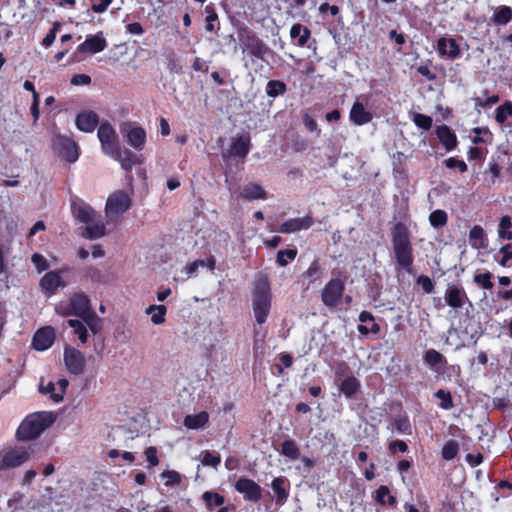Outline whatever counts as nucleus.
I'll return each mask as SVG.
<instances>
[{"label":"nucleus","instance_id":"nucleus-7","mask_svg":"<svg viewBox=\"0 0 512 512\" xmlns=\"http://www.w3.org/2000/svg\"><path fill=\"white\" fill-rule=\"evenodd\" d=\"M132 206V199L124 190L113 192L107 199L105 213L109 219L119 217L127 212Z\"/></svg>","mask_w":512,"mask_h":512},{"label":"nucleus","instance_id":"nucleus-42","mask_svg":"<svg viewBox=\"0 0 512 512\" xmlns=\"http://www.w3.org/2000/svg\"><path fill=\"white\" fill-rule=\"evenodd\" d=\"M297 249L279 250L276 257V263L280 267H285L289 262L293 261L297 256Z\"/></svg>","mask_w":512,"mask_h":512},{"label":"nucleus","instance_id":"nucleus-9","mask_svg":"<svg viewBox=\"0 0 512 512\" xmlns=\"http://www.w3.org/2000/svg\"><path fill=\"white\" fill-rule=\"evenodd\" d=\"M120 132L126 142L135 150L141 151L146 144L147 134L143 127L130 121L121 123Z\"/></svg>","mask_w":512,"mask_h":512},{"label":"nucleus","instance_id":"nucleus-11","mask_svg":"<svg viewBox=\"0 0 512 512\" xmlns=\"http://www.w3.org/2000/svg\"><path fill=\"white\" fill-rule=\"evenodd\" d=\"M98 139L104 154L109 155L119 145L115 129L109 122H103L98 126Z\"/></svg>","mask_w":512,"mask_h":512},{"label":"nucleus","instance_id":"nucleus-46","mask_svg":"<svg viewBox=\"0 0 512 512\" xmlns=\"http://www.w3.org/2000/svg\"><path fill=\"white\" fill-rule=\"evenodd\" d=\"M493 274L489 271L485 273H479L475 274L473 277L474 283L485 289V290H491L494 287V283L492 282Z\"/></svg>","mask_w":512,"mask_h":512},{"label":"nucleus","instance_id":"nucleus-3","mask_svg":"<svg viewBox=\"0 0 512 512\" xmlns=\"http://www.w3.org/2000/svg\"><path fill=\"white\" fill-rule=\"evenodd\" d=\"M55 421L51 412H37L28 415L19 425L16 436L19 440H33Z\"/></svg>","mask_w":512,"mask_h":512},{"label":"nucleus","instance_id":"nucleus-52","mask_svg":"<svg viewBox=\"0 0 512 512\" xmlns=\"http://www.w3.org/2000/svg\"><path fill=\"white\" fill-rule=\"evenodd\" d=\"M444 165L448 169H458L460 173H465L468 171V166L464 160L458 159L456 157H450L444 160Z\"/></svg>","mask_w":512,"mask_h":512},{"label":"nucleus","instance_id":"nucleus-59","mask_svg":"<svg viewBox=\"0 0 512 512\" xmlns=\"http://www.w3.org/2000/svg\"><path fill=\"white\" fill-rule=\"evenodd\" d=\"M220 462H221L220 455L213 454L209 451H206L202 458V463H203V465H206V466H212V467L216 468L220 464Z\"/></svg>","mask_w":512,"mask_h":512},{"label":"nucleus","instance_id":"nucleus-27","mask_svg":"<svg viewBox=\"0 0 512 512\" xmlns=\"http://www.w3.org/2000/svg\"><path fill=\"white\" fill-rule=\"evenodd\" d=\"M249 151L250 139L248 137H238L231 143L228 149V155L231 157L245 158Z\"/></svg>","mask_w":512,"mask_h":512},{"label":"nucleus","instance_id":"nucleus-62","mask_svg":"<svg viewBox=\"0 0 512 512\" xmlns=\"http://www.w3.org/2000/svg\"><path fill=\"white\" fill-rule=\"evenodd\" d=\"M281 364L276 365L279 374L283 373V367L290 368L293 364V357L289 353H281L279 356Z\"/></svg>","mask_w":512,"mask_h":512},{"label":"nucleus","instance_id":"nucleus-22","mask_svg":"<svg viewBox=\"0 0 512 512\" xmlns=\"http://www.w3.org/2000/svg\"><path fill=\"white\" fill-rule=\"evenodd\" d=\"M40 287L47 295H53L60 286H64V282L59 271H49L40 279Z\"/></svg>","mask_w":512,"mask_h":512},{"label":"nucleus","instance_id":"nucleus-45","mask_svg":"<svg viewBox=\"0 0 512 512\" xmlns=\"http://www.w3.org/2000/svg\"><path fill=\"white\" fill-rule=\"evenodd\" d=\"M393 425L399 433H411V423L406 414H400L393 418Z\"/></svg>","mask_w":512,"mask_h":512},{"label":"nucleus","instance_id":"nucleus-12","mask_svg":"<svg viewBox=\"0 0 512 512\" xmlns=\"http://www.w3.org/2000/svg\"><path fill=\"white\" fill-rule=\"evenodd\" d=\"M64 362L71 374L80 375L84 372L86 359L80 350L66 347L64 350Z\"/></svg>","mask_w":512,"mask_h":512},{"label":"nucleus","instance_id":"nucleus-29","mask_svg":"<svg viewBox=\"0 0 512 512\" xmlns=\"http://www.w3.org/2000/svg\"><path fill=\"white\" fill-rule=\"evenodd\" d=\"M209 421V414L206 411H201L194 415H186L183 424L186 428L197 430L204 427Z\"/></svg>","mask_w":512,"mask_h":512},{"label":"nucleus","instance_id":"nucleus-10","mask_svg":"<svg viewBox=\"0 0 512 512\" xmlns=\"http://www.w3.org/2000/svg\"><path fill=\"white\" fill-rule=\"evenodd\" d=\"M234 489L244 496L246 501L257 503L262 499V488L254 480L240 477L234 484Z\"/></svg>","mask_w":512,"mask_h":512},{"label":"nucleus","instance_id":"nucleus-8","mask_svg":"<svg viewBox=\"0 0 512 512\" xmlns=\"http://www.w3.org/2000/svg\"><path fill=\"white\" fill-rule=\"evenodd\" d=\"M345 277L330 279L321 291V300L326 307H337L344 295Z\"/></svg>","mask_w":512,"mask_h":512},{"label":"nucleus","instance_id":"nucleus-1","mask_svg":"<svg viewBox=\"0 0 512 512\" xmlns=\"http://www.w3.org/2000/svg\"><path fill=\"white\" fill-rule=\"evenodd\" d=\"M391 244L397 266L407 273H412L414 250L408 227L398 222L391 228Z\"/></svg>","mask_w":512,"mask_h":512},{"label":"nucleus","instance_id":"nucleus-34","mask_svg":"<svg viewBox=\"0 0 512 512\" xmlns=\"http://www.w3.org/2000/svg\"><path fill=\"white\" fill-rule=\"evenodd\" d=\"M281 454L291 460H297L301 457L300 449L297 443L292 439H288L282 442Z\"/></svg>","mask_w":512,"mask_h":512},{"label":"nucleus","instance_id":"nucleus-15","mask_svg":"<svg viewBox=\"0 0 512 512\" xmlns=\"http://www.w3.org/2000/svg\"><path fill=\"white\" fill-rule=\"evenodd\" d=\"M314 224V219L310 215L298 218H290L283 222L278 231L284 234H291L301 230H307Z\"/></svg>","mask_w":512,"mask_h":512},{"label":"nucleus","instance_id":"nucleus-16","mask_svg":"<svg viewBox=\"0 0 512 512\" xmlns=\"http://www.w3.org/2000/svg\"><path fill=\"white\" fill-rule=\"evenodd\" d=\"M108 156H110L116 161H119L122 169H124L127 172H130L136 164L141 163V161L139 160L138 156L135 153H133L131 150L127 148L122 149L120 147V144L117 146V148L113 150V153L109 154Z\"/></svg>","mask_w":512,"mask_h":512},{"label":"nucleus","instance_id":"nucleus-14","mask_svg":"<svg viewBox=\"0 0 512 512\" xmlns=\"http://www.w3.org/2000/svg\"><path fill=\"white\" fill-rule=\"evenodd\" d=\"M444 298L446 304L453 309L462 308L464 304L469 301L464 288L460 285L454 284H448Z\"/></svg>","mask_w":512,"mask_h":512},{"label":"nucleus","instance_id":"nucleus-36","mask_svg":"<svg viewBox=\"0 0 512 512\" xmlns=\"http://www.w3.org/2000/svg\"><path fill=\"white\" fill-rule=\"evenodd\" d=\"M265 90L268 97L276 98L287 92V85L281 80H269Z\"/></svg>","mask_w":512,"mask_h":512},{"label":"nucleus","instance_id":"nucleus-39","mask_svg":"<svg viewBox=\"0 0 512 512\" xmlns=\"http://www.w3.org/2000/svg\"><path fill=\"white\" fill-rule=\"evenodd\" d=\"M67 325L73 329L75 335L81 343L85 344L88 340V331L86 325L81 320L69 319Z\"/></svg>","mask_w":512,"mask_h":512},{"label":"nucleus","instance_id":"nucleus-54","mask_svg":"<svg viewBox=\"0 0 512 512\" xmlns=\"http://www.w3.org/2000/svg\"><path fill=\"white\" fill-rule=\"evenodd\" d=\"M388 450L390 454L405 453L408 451V445L404 440L396 439L388 443Z\"/></svg>","mask_w":512,"mask_h":512},{"label":"nucleus","instance_id":"nucleus-28","mask_svg":"<svg viewBox=\"0 0 512 512\" xmlns=\"http://www.w3.org/2000/svg\"><path fill=\"white\" fill-rule=\"evenodd\" d=\"M290 37L292 40H297L296 44L299 47H304L311 37V31L306 26L295 23L290 29Z\"/></svg>","mask_w":512,"mask_h":512},{"label":"nucleus","instance_id":"nucleus-55","mask_svg":"<svg viewBox=\"0 0 512 512\" xmlns=\"http://www.w3.org/2000/svg\"><path fill=\"white\" fill-rule=\"evenodd\" d=\"M416 284L417 285H420L422 287V290L424 291V293L426 294H431L434 292V289H435V284L434 282L430 279V277L426 276V275H420L416 278Z\"/></svg>","mask_w":512,"mask_h":512},{"label":"nucleus","instance_id":"nucleus-56","mask_svg":"<svg viewBox=\"0 0 512 512\" xmlns=\"http://www.w3.org/2000/svg\"><path fill=\"white\" fill-rule=\"evenodd\" d=\"M144 454L148 462V467H155L159 464V458L157 456V448L149 446L145 449Z\"/></svg>","mask_w":512,"mask_h":512},{"label":"nucleus","instance_id":"nucleus-53","mask_svg":"<svg viewBox=\"0 0 512 512\" xmlns=\"http://www.w3.org/2000/svg\"><path fill=\"white\" fill-rule=\"evenodd\" d=\"M163 479H166L165 486L173 487L181 482V475L175 470H167L161 474Z\"/></svg>","mask_w":512,"mask_h":512},{"label":"nucleus","instance_id":"nucleus-5","mask_svg":"<svg viewBox=\"0 0 512 512\" xmlns=\"http://www.w3.org/2000/svg\"><path fill=\"white\" fill-rule=\"evenodd\" d=\"M272 295L267 279L258 280L253 293V312L259 325L266 322L271 309Z\"/></svg>","mask_w":512,"mask_h":512},{"label":"nucleus","instance_id":"nucleus-17","mask_svg":"<svg viewBox=\"0 0 512 512\" xmlns=\"http://www.w3.org/2000/svg\"><path fill=\"white\" fill-rule=\"evenodd\" d=\"M435 134L446 151L450 152L457 148L459 144L457 135L448 125L441 124L436 126Z\"/></svg>","mask_w":512,"mask_h":512},{"label":"nucleus","instance_id":"nucleus-58","mask_svg":"<svg viewBox=\"0 0 512 512\" xmlns=\"http://www.w3.org/2000/svg\"><path fill=\"white\" fill-rule=\"evenodd\" d=\"M31 261L39 273L45 271L48 268V262L46 258L39 253H34L31 257Z\"/></svg>","mask_w":512,"mask_h":512},{"label":"nucleus","instance_id":"nucleus-19","mask_svg":"<svg viewBox=\"0 0 512 512\" xmlns=\"http://www.w3.org/2000/svg\"><path fill=\"white\" fill-rule=\"evenodd\" d=\"M55 340L54 329L50 326L40 328L33 337V347L38 351H44L50 348Z\"/></svg>","mask_w":512,"mask_h":512},{"label":"nucleus","instance_id":"nucleus-44","mask_svg":"<svg viewBox=\"0 0 512 512\" xmlns=\"http://www.w3.org/2000/svg\"><path fill=\"white\" fill-rule=\"evenodd\" d=\"M81 320L93 334L99 333L102 329V320L94 311Z\"/></svg>","mask_w":512,"mask_h":512},{"label":"nucleus","instance_id":"nucleus-41","mask_svg":"<svg viewBox=\"0 0 512 512\" xmlns=\"http://www.w3.org/2000/svg\"><path fill=\"white\" fill-rule=\"evenodd\" d=\"M512 221L510 216H502L499 222L498 235L501 239L512 240Z\"/></svg>","mask_w":512,"mask_h":512},{"label":"nucleus","instance_id":"nucleus-23","mask_svg":"<svg viewBox=\"0 0 512 512\" xmlns=\"http://www.w3.org/2000/svg\"><path fill=\"white\" fill-rule=\"evenodd\" d=\"M75 124L80 131L91 133L99 125V116L93 111H84L76 116Z\"/></svg>","mask_w":512,"mask_h":512},{"label":"nucleus","instance_id":"nucleus-24","mask_svg":"<svg viewBox=\"0 0 512 512\" xmlns=\"http://www.w3.org/2000/svg\"><path fill=\"white\" fill-rule=\"evenodd\" d=\"M349 119L354 125L362 126L373 119V114L367 111L361 102L355 101L351 107Z\"/></svg>","mask_w":512,"mask_h":512},{"label":"nucleus","instance_id":"nucleus-40","mask_svg":"<svg viewBox=\"0 0 512 512\" xmlns=\"http://www.w3.org/2000/svg\"><path fill=\"white\" fill-rule=\"evenodd\" d=\"M469 240L473 247L483 248L485 246V232L480 225L473 226L469 231Z\"/></svg>","mask_w":512,"mask_h":512},{"label":"nucleus","instance_id":"nucleus-18","mask_svg":"<svg viewBox=\"0 0 512 512\" xmlns=\"http://www.w3.org/2000/svg\"><path fill=\"white\" fill-rule=\"evenodd\" d=\"M107 47V41L103 37L102 32L95 35H89L85 41L77 47L79 53H91L96 54L102 52Z\"/></svg>","mask_w":512,"mask_h":512},{"label":"nucleus","instance_id":"nucleus-26","mask_svg":"<svg viewBox=\"0 0 512 512\" xmlns=\"http://www.w3.org/2000/svg\"><path fill=\"white\" fill-rule=\"evenodd\" d=\"M240 196L248 201L265 200L267 199V192L261 185L251 182L244 185Z\"/></svg>","mask_w":512,"mask_h":512},{"label":"nucleus","instance_id":"nucleus-33","mask_svg":"<svg viewBox=\"0 0 512 512\" xmlns=\"http://www.w3.org/2000/svg\"><path fill=\"white\" fill-rule=\"evenodd\" d=\"M201 498L209 511H212L214 507L222 506L225 502L223 495L213 491H205Z\"/></svg>","mask_w":512,"mask_h":512},{"label":"nucleus","instance_id":"nucleus-38","mask_svg":"<svg viewBox=\"0 0 512 512\" xmlns=\"http://www.w3.org/2000/svg\"><path fill=\"white\" fill-rule=\"evenodd\" d=\"M512 117V101L506 100L495 109V121L502 125Z\"/></svg>","mask_w":512,"mask_h":512},{"label":"nucleus","instance_id":"nucleus-47","mask_svg":"<svg viewBox=\"0 0 512 512\" xmlns=\"http://www.w3.org/2000/svg\"><path fill=\"white\" fill-rule=\"evenodd\" d=\"M429 221L434 228H440L447 224L448 216L444 210L437 209L430 213Z\"/></svg>","mask_w":512,"mask_h":512},{"label":"nucleus","instance_id":"nucleus-25","mask_svg":"<svg viewBox=\"0 0 512 512\" xmlns=\"http://www.w3.org/2000/svg\"><path fill=\"white\" fill-rule=\"evenodd\" d=\"M271 488L276 495V503L283 505L289 497L290 482L285 476L275 477Z\"/></svg>","mask_w":512,"mask_h":512},{"label":"nucleus","instance_id":"nucleus-48","mask_svg":"<svg viewBox=\"0 0 512 512\" xmlns=\"http://www.w3.org/2000/svg\"><path fill=\"white\" fill-rule=\"evenodd\" d=\"M321 265H320V261L318 259H314L308 269L303 273V276L304 277H308L310 279V283H313L315 282L317 279L320 278L321 276Z\"/></svg>","mask_w":512,"mask_h":512},{"label":"nucleus","instance_id":"nucleus-51","mask_svg":"<svg viewBox=\"0 0 512 512\" xmlns=\"http://www.w3.org/2000/svg\"><path fill=\"white\" fill-rule=\"evenodd\" d=\"M412 121L418 128L423 129L425 131L430 130L433 123V120L430 116L421 113H415L412 118Z\"/></svg>","mask_w":512,"mask_h":512},{"label":"nucleus","instance_id":"nucleus-49","mask_svg":"<svg viewBox=\"0 0 512 512\" xmlns=\"http://www.w3.org/2000/svg\"><path fill=\"white\" fill-rule=\"evenodd\" d=\"M358 319L361 323L372 322L371 326L368 327L370 333L375 335L379 334L381 330L380 325L375 322V318L371 312L366 310L360 312Z\"/></svg>","mask_w":512,"mask_h":512},{"label":"nucleus","instance_id":"nucleus-35","mask_svg":"<svg viewBox=\"0 0 512 512\" xmlns=\"http://www.w3.org/2000/svg\"><path fill=\"white\" fill-rule=\"evenodd\" d=\"M472 132L475 136L472 138L473 144H491L493 140V134L488 127H474Z\"/></svg>","mask_w":512,"mask_h":512},{"label":"nucleus","instance_id":"nucleus-31","mask_svg":"<svg viewBox=\"0 0 512 512\" xmlns=\"http://www.w3.org/2000/svg\"><path fill=\"white\" fill-rule=\"evenodd\" d=\"M360 389V382L354 376L346 377L339 385V390L347 399H351Z\"/></svg>","mask_w":512,"mask_h":512},{"label":"nucleus","instance_id":"nucleus-43","mask_svg":"<svg viewBox=\"0 0 512 512\" xmlns=\"http://www.w3.org/2000/svg\"><path fill=\"white\" fill-rule=\"evenodd\" d=\"M459 452V445L455 440L447 441L441 450V456L444 460H453Z\"/></svg>","mask_w":512,"mask_h":512},{"label":"nucleus","instance_id":"nucleus-57","mask_svg":"<svg viewBox=\"0 0 512 512\" xmlns=\"http://www.w3.org/2000/svg\"><path fill=\"white\" fill-rule=\"evenodd\" d=\"M302 121L309 132H316L318 136L320 135L321 129L318 128L316 120L311 115L305 113L302 117Z\"/></svg>","mask_w":512,"mask_h":512},{"label":"nucleus","instance_id":"nucleus-63","mask_svg":"<svg viewBox=\"0 0 512 512\" xmlns=\"http://www.w3.org/2000/svg\"><path fill=\"white\" fill-rule=\"evenodd\" d=\"M58 385L60 387V393L52 394V400L56 403H59L63 400L64 394L69 385V382L67 379L62 378V379L58 380Z\"/></svg>","mask_w":512,"mask_h":512},{"label":"nucleus","instance_id":"nucleus-60","mask_svg":"<svg viewBox=\"0 0 512 512\" xmlns=\"http://www.w3.org/2000/svg\"><path fill=\"white\" fill-rule=\"evenodd\" d=\"M206 12H207V15H206V18H205V29L208 31V32H213L214 31V22L218 19V15L217 13L215 12V10L213 8L210 9L209 6L206 7Z\"/></svg>","mask_w":512,"mask_h":512},{"label":"nucleus","instance_id":"nucleus-37","mask_svg":"<svg viewBox=\"0 0 512 512\" xmlns=\"http://www.w3.org/2000/svg\"><path fill=\"white\" fill-rule=\"evenodd\" d=\"M147 314H152L151 322L155 325H160L165 322L167 308L165 305H150L146 308Z\"/></svg>","mask_w":512,"mask_h":512},{"label":"nucleus","instance_id":"nucleus-13","mask_svg":"<svg viewBox=\"0 0 512 512\" xmlns=\"http://www.w3.org/2000/svg\"><path fill=\"white\" fill-rule=\"evenodd\" d=\"M30 455L29 449L25 447L11 449L0 460V470L18 467L29 460Z\"/></svg>","mask_w":512,"mask_h":512},{"label":"nucleus","instance_id":"nucleus-61","mask_svg":"<svg viewBox=\"0 0 512 512\" xmlns=\"http://www.w3.org/2000/svg\"><path fill=\"white\" fill-rule=\"evenodd\" d=\"M512 245L506 244L500 248L502 258L498 261L499 265L506 267L508 262L512 259Z\"/></svg>","mask_w":512,"mask_h":512},{"label":"nucleus","instance_id":"nucleus-6","mask_svg":"<svg viewBox=\"0 0 512 512\" xmlns=\"http://www.w3.org/2000/svg\"><path fill=\"white\" fill-rule=\"evenodd\" d=\"M52 149L55 154L68 163H74L79 158V147L70 137L57 134L52 139Z\"/></svg>","mask_w":512,"mask_h":512},{"label":"nucleus","instance_id":"nucleus-50","mask_svg":"<svg viewBox=\"0 0 512 512\" xmlns=\"http://www.w3.org/2000/svg\"><path fill=\"white\" fill-rule=\"evenodd\" d=\"M435 397L440 400L439 406L444 410H449L453 408L454 403L452 399V395L449 391L444 389H439L435 393Z\"/></svg>","mask_w":512,"mask_h":512},{"label":"nucleus","instance_id":"nucleus-4","mask_svg":"<svg viewBox=\"0 0 512 512\" xmlns=\"http://www.w3.org/2000/svg\"><path fill=\"white\" fill-rule=\"evenodd\" d=\"M238 38L242 43V52L254 59L266 60V56L273 53L272 49L251 29L248 27H240L238 29Z\"/></svg>","mask_w":512,"mask_h":512},{"label":"nucleus","instance_id":"nucleus-21","mask_svg":"<svg viewBox=\"0 0 512 512\" xmlns=\"http://www.w3.org/2000/svg\"><path fill=\"white\" fill-rule=\"evenodd\" d=\"M72 313L80 319L85 318L93 310L91 309L90 300L85 294L76 293L70 300Z\"/></svg>","mask_w":512,"mask_h":512},{"label":"nucleus","instance_id":"nucleus-32","mask_svg":"<svg viewBox=\"0 0 512 512\" xmlns=\"http://www.w3.org/2000/svg\"><path fill=\"white\" fill-rule=\"evenodd\" d=\"M423 360L430 368L434 370H438L439 366L447 365V359L435 349H428L424 353Z\"/></svg>","mask_w":512,"mask_h":512},{"label":"nucleus","instance_id":"nucleus-2","mask_svg":"<svg viewBox=\"0 0 512 512\" xmlns=\"http://www.w3.org/2000/svg\"><path fill=\"white\" fill-rule=\"evenodd\" d=\"M71 211L77 221L86 224L81 234L82 237L89 240H96L106 234V226L102 220L101 213L94 210L83 200L78 199L72 201Z\"/></svg>","mask_w":512,"mask_h":512},{"label":"nucleus","instance_id":"nucleus-30","mask_svg":"<svg viewBox=\"0 0 512 512\" xmlns=\"http://www.w3.org/2000/svg\"><path fill=\"white\" fill-rule=\"evenodd\" d=\"M492 22L498 26H505L512 21V8L507 5L498 6L491 18Z\"/></svg>","mask_w":512,"mask_h":512},{"label":"nucleus","instance_id":"nucleus-64","mask_svg":"<svg viewBox=\"0 0 512 512\" xmlns=\"http://www.w3.org/2000/svg\"><path fill=\"white\" fill-rule=\"evenodd\" d=\"M389 488L385 485H381L375 493V501L380 504L381 506H385V500L389 494Z\"/></svg>","mask_w":512,"mask_h":512},{"label":"nucleus","instance_id":"nucleus-20","mask_svg":"<svg viewBox=\"0 0 512 512\" xmlns=\"http://www.w3.org/2000/svg\"><path fill=\"white\" fill-rule=\"evenodd\" d=\"M437 51L440 56L449 59H456L461 55L460 46L454 38L440 37L437 40Z\"/></svg>","mask_w":512,"mask_h":512}]
</instances>
